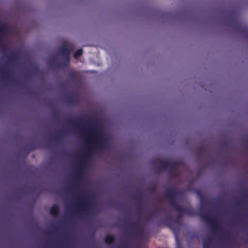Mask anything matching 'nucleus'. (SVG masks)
<instances>
[{"label":"nucleus","instance_id":"obj_22","mask_svg":"<svg viewBox=\"0 0 248 248\" xmlns=\"http://www.w3.org/2000/svg\"><path fill=\"white\" fill-rule=\"evenodd\" d=\"M67 101L68 104H72L75 102V98L73 96H69L67 98Z\"/></svg>","mask_w":248,"mask_h":248},{"label":"nucleus","instance_id":"obj_14","mask_svg":"<svg viewBox=\"0 0 248 248\" xmlns=\"http://www.w3.org/2000/svg\"><path fill=\"white\" fill-rule=\"evenodd\" d=\"M104 240L106 243L108 244H111L115 242V237L112 234H108L105 236Z\"/></svg>","mask_w":248,"mask_h":248},{"label":"nucleus","instance_id":"obj_12","mask_svg":"<svg viewBox=\"0 0 248 248\" xmlns=\"http://www.w3.org/2000/svg\"><path fill=\"white\" fill-rule=\"evenodd\" d=\"M172 219L171 217H166L162 222H158L156 224L157 227H161L163 225H166L169 226L172 230H174V228L172 225L169 224V221Z\"/></svg>","mask_w":248,"mask_h":248},{"label":"nucleus","instance_id":"obj_29","mask_svg":"<svg viewBox=\"0 0 248 248\" xmlns=\"http://www.w3.org/2000/svg\"><path fill=\"white\" fill-rule=\"evenodd\" d=\"M174 221L176 223H180V221L177 219L175 220Z\"/></svg>","mask_w":248,"mask_h":248},{"label":"nucleus","instance_id":"obj_16","mask_svg":"<svg viewBox=\"0 0 248 248\" xmlns=\"http://www.w3.org/2000/svg\"><path fill=\"white\" fill-rule=\"evenodd\" d=\"M50 212L51 214L53 216L58 215L59 213V207L56 205H53L51 207Z\"/></svg>","mask_w":248,"mask_h":248},{"label":"nucleus","instance_id":"obj_2","mask_svg":"<svg viewBox=\"0 0 248 248\" xmlns=\"http://www.w3.org/2000/svg\"><path fill=\"white\" fill-rule=\"evenodd\" d=\"M75 48L74 44H70L67 45L64 44L62 45L59 49V54L62 57L63 61L57 63L58 67L63 68L68 66L70 61V54Z\"/></svg>","mask_w":248,"mask_h":248},{"label":"nucleus","instance_id":"obj_10","mask_svg":"<svg viewBox=\"0 0 248 248\" xmlns=\"http://www.w3.org/2000/svg\"><path fill=\"white\" fill-rule=\"evenodd\" d=\"M171 205L174 208L176 212L179 213V216L180 217L185 214V208L182 207L179 205L177 202L171 204Z\"/></svg>","mask_w":248,"mask_h":248},{"label":"nucleus","instance_id":"obj_11","mask_svg":"<svg viewBox=\"0 0 248 248\" xmlns=\"http://www.w3.org/2000/svg\"><path fill=\"white\" fill-rule=\"evenodd\" d=\"M83 119L84 117H79L77 120L70 119L68 120V123L75 127H78L79 124H83Z\"/></svg>","mask_w":248,"mask_h":248},{"label":"nucleus","instance_id":"obj_18","mask_svg":"<svg viewBox=\"0 0 248 248\" xmlns=\"http://www.w3.org/2000/svg\"><path fill=\"white\" fill-rule=\"evenodd\" d=\"M78 76H79V74H78V72H77L76 71H71L69 74V78L73 80L77 79L78 78Z\"/></svg>","mask_w":248,"mask_h":248},{"label":"nucleus","instance_id":"obj_31","mask_svg":"<svg viewBox=\"0 0 248 248\" xmlns=\"http://www.w3.org/2000/svg\"><path fill=\"white\" fill-rule=\"evenodd\" d=\"M27 77H28V75H26L25 76V77H26V78H27Z\"/></svg>","mask_w":248,"mask_h":248},{"label":"nucleus","instance_id":"obj_1","mask_svg":"<svg viewBox=\"0 0 248 248\" xmlns=\"http://www.w3.org/2000/svg\"><path fill=\"white\" fill-rule=\"evenodd\" d=\"M86 122L91 125L89 132L90 141L93 142L95 146L100 150L107 149L108 144L106 139L104 133L100 132L99 129L97 127L96 121L90 119Z\"/></svg>","mask_w":248,"mask_h":248},{"label":"nucleus","instance_id":"obj_30","mask_svg":"<svg viewBox=\"0 0 248 248\" xmlns=\"http://www.w3.org/2000/svg\"><path fill=\"white\" fill-rule=\"evenodd\" d=\"M55 116H56H56H57V113H56V114H55Z\"/></svg>","mask_w":248,"mask_h":248},{"label":"nucleus","instance_id":"obj_25","mask_svg":"<svg viewBox=\"0 0 248 248\" xmlns=\"http://www.w3.org/2000/svg\"><path fill=\"white\" fill-rule=\"evenodd\" d=\"M36 148H37V147H36V146L34 144H31L28 146V150H29L28 152L32 151L35 150Z\"/></svg>","mask_w":248,"mask_h":248},{"label":"nucleus","instance_id":"obj_15","mask_svg":"<svg viewBox=\"0 0 248 248\" xmlns=\"http://www.w3.org/2000/svg\"><path fill=\"white\" fill-rule=\"evenodd\" d=\"M4 58L7 61L8 63H10L16 60L17 55L16 54H13L10 56H5Z\"/></svg>","mask_w":248,"mask_h":248},{"label":"nucleus","instance_id":"obj_23","mask_svg":"<svg viewBox=\"0 0 248 248\" xmlns=\"http://www.w3.org/2000/svg\"><path fill=\"white\" fill-rule=\"evenodd\" d=\"M206 150V148L203 146H200L197 148V151L200 153H202V152H205Z\"/></svg>","mask_w":248,"mask_h":248},{"label":"nucleus","instance_id":"obj_9","mask_svg":"<svg viewBox=\"0 0 248 248\" xmlns=\"http://www.w3.org/2000/svg\"><path fill=\"white\" fill-rule=\"evenodd\" d=\"M179 164V162L177 161H168L167 170H168L171 173H173L175 170H176L178 167Z\"/></svg>","mask_w":248,"mask_h":248},{"label":"nucleus","instance_id":"obj_7","mask_svg":"<svg viewBox=\"0 0 248 248\" xmlns=\"http://www.w3.org/2000/svg\"><path fill=\"white\" fill-rule=\"evenodd\" d=\"M180 191L176 188L167 189L166 191V197L169 200L170 204L176 202V198L180 195Z\"/></svg>","mask_w":248,"mask_h":248},{"label":"nucleus","instance_id":"obj_5","mask_svg":"<svg viewBox=\"0 0 248 248\" xmlns=\"http://www.w3.org/2000/svg\"><path fill=\"white\" fill-rule=\"evenodd\" d=\"M200 215L202 219L211 225L212 229L219 230L220 224L215 217L209 216L208 214L202 212L200 213Z\"/></svg>","mask_w":248,"mask_h":248},{"label":"nucleus","instance_id":"obj_6","mask_svg":"<svg viewBox=\"0 0 248 248\" xmlns=\"http://www.w3.org/2000/svg\"><path fill=\"white\" fill-rule=\"evenodd\" d=\"M128 227L129 229L133 230L134 233L138 236L140 238H143L144 226L142 223L137 221L132 224L129 225Z\"/></svg>","mask_w":248,"mask_h":248},{"label":"nucleus","instance_id":"obj_19","mask_svg":"<svg viewBox=\"0 0 248 248\" xmlns=\"http://www.w3.org/2000/svg\"><path fill=\"white\" fill-rule=\"evenodd\" d=\"M83 53V50L82 48H79L76 50V51L74 53L73 57L75 59L78 58L80 57Z\"/></svg>","mask_w":248,"mask_h":248},{"label":"nucleus","instance_id":"obj_28","mask_svg":"<svg viewBox=\"0 0 248 248\" xmlns=\"http://www.w3.org/2000/svg\"><path fill=\"white\" fill-rule=\"evenodd\" d=\"M158 210H159V208H156L153 210V213L156 214V213H157V212Z\"/></svg>","mask_w":248,"mask_h":248},{"label":"nucleus","instance_id":"obj_13","mask_svg":"<svg viewBox=\"0 0 248 248\" xmlns=\"http://www.w3.org/2000/svg\"><path fill=\"white\" fill-rule=\"evenodd\" d=\"M155 163H159V168L161 170H167L168 161H163L159 159H155L154 161Z\"/></svg>","mask_w":248,"mask_h":248},{"label":"nucleus","instance_id":"obj_21","mask_svg":"<svg viewBox=\"0 0 248 248\" xmlns=\"http://www.w3.org/2000/svg\"><path fill=\"white\" fill-rule=\"evenodd\" d=\"M210 239L205 240L203 242V248H210Z\"/></svg>","mask_w":248,"mask_h":248},{"label":"nucleus","instance_id":"obj_17","mask_svg":"<svg viewBox=\"0 0 248 248\" xmlns=\"http://www.w3.org/2000/svg\"><path fill=\"white\" fill-rule=\"evenodd\" d=\"M6 25L2 23H0V41L2 42L3 39L1 37V35L6 31Z\"/></svg>","mask_w":248,"mask_h":248},{"label":"nucleus","instance_id":"obj_20","mask_svg":"<svg viewBox=\"0 0 248 248\" xmlns=\"http://www.w3.org/2000/svg\"><path fill=\"white\" fill-rule=\"evenodd\" d=\"M185 214H188L189 216H193L195 215V211L194 209L191 208H186Z\"/></svg>","mask_w":248,"mask_h":248},{"label":"nucleus","instance_id":"obj_27","mask_svg":"<svg viewBox=\"0 0 248 248\" xmlns=\"http://www.w3.org/2000/svg\"><path fill=\"white\" fill-rule=\"evenodd\" d=\"M8 51V49L7 47H3L2 48V52L4 54H5Z\"/></svg>","mask_w":248,"mask_h":248},{"label":"nucleus","instance_id":"obj_8","mask_svg":"<svg viewBox=\"0 0 248 248\" xmlns=\"http://www.w3.org/2000/svg\"><path fill=\"white\" fill-rule=\"evenodd\" d=\"M7 64H5L0 68V77L6 81H10L14 82V80L11 77L10 71L6 69Z\"/></svg>","mask_w":248,"mask_h":248},{"label":"nucleus","instance_id":"obj_4","mask_svg":"<svg viewBox=\"0 0 248 248\" xmlns=\"http://www.w3.org/2000/svg\"><path fill=\"white\" fill-rule=\"evenodd\" d=\"M92 203L90 197H83L78 202L76 209L78 211L82 212H91L90 208L92 207Z\"/></svg>","mask_w":248,"mask_h":248},{"label":"nucleus","instance_id":"obj_26","mask_svg":"<svg viewBox=\"0 0 248 248\" xmlns=\"http://www.w3.org/2000/svg\"><path fill=\"white\" fill-rule=\"evenodd\" d=\"M156 186L154 185L151 186L149 188L148 191L150 192H154L155 191Z\"/></svg>","mask_w":248,"mask_h":248},{"label":"nucleus","instance_id":"obj_3","mask_svg":"<svg viewBox=\"0 0 248 248\" xmlns=\"http://www.w3.org/2000/svg\"><path fill=\"white\" fill-rule=\"evenodd\" d=\"M91 149V147H90L89 149L86 151L85 155L82 157V161L79 164V169L78 171L77 174L75 176V180L73 183V185L75 186H78L79 185L78 181L80 180L83 177L82 169L84 167L86 161L87 160V157L92 153Z\"/></svg>","mask_w":248,"mask_h":248},{"label":"nucleus","instance_id":"obj_24","mask_svg":"<svg viewBox=\"0 0 248 248\" xmlns=\"http://www.w3.org/2000/svg\"><path fill=\"white\" fill-rule=\"evenodd\" d=\"M62 140V136L58 135V136L55 137V138L53 139V140L55 142H59Z\"/></svg>","mask_w":248,"mask_h":248}]
</instances>
